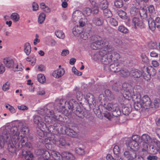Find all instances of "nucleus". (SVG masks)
Returning a JSON list of instances; mask_svg holds the SVG:
<instances>
[{
	"label": "nucleus",
	"instance_id": "1",
	"mask_svg": "<svg viewBox=\"0 0 160 160\" xmlns=\"http://www.w3.org/2000/svg\"><path fill=\"white\" fill-rule=\"evenodd\" d=\"M28 127L21 122L19 123L18 126H14L11 128L10 134L15 144H17L19 146L21 143L22 146L25 142V139H26V138L22 135H19V131L25 135L28 133Z\"/></svg>",
	"mask_w": 160,
	"mask_h": 160
},
{
	"label": "nucleus",
	"instance_id": "2",
	"mask_svg": "<svg viewBox=\"0 0 160 160\" xmlns=\"http://www.w3.org/2000/svg\"><path fill=\"white\" fill-rule=\"evenodd\" d=\"M6 138V142L7 143L8 149L9 151L11 152H14L16 148H20V145L19 146L17 144H15L11 136V134H4V136H0V148H1L3 147L4 145L5 141Z\"/></svg>",
	"mask_w": 160,
	"mask_h": 160
},
{
	"label": "nucleus",
	"instance_id": "3",
	"mask_svg": "<svg viewBox=\"0 0 160 160\" xmlns=\"http://www.w3.org/2000/svg\"><path fill=\"white\" fill-rule=\"evenodd\" d=\"M92 41L91 44V48L93 50H97L98 48L102 47V49L108 50L109 48H112V46L109 44V42L104 39L98 36H93L92 37Z\"/></svg>",
	"mask_w": 160,
	"mask_h": 160
},
{
	"label": "nucleus",
	"instance_id": "4",
	"mask_svg": "<svg viewBox=\"0 0 160 160\" xmlns=\"http://www.w3.org/2000/svg\"><path fill=\"white\" fill-rule=\"evenodd\" d=\"M139 100H135L134 101V107L137 110H139L142 108V110H145L149 108L151 106V101L149 97L147 95L144 96Z\"/></svg>",
	"mask_w": 160,
	"mask_h": 160
},
{
	"label": "nucleus",
	"instance_id": "5",
	"mask_svg": "<svg viewBox=\"0 0 160 160\" xmlns=\"http://www.w3.org/2000/svg\"><path fill=\"white\" fill-rule=\"evenodd\" d=\"M40 155H42L43 158H50L52 160H63L62 154L61 155L59 152L53 151L51 153L45 149H41L38 150Z\"/></svg>",
	"mask_w": 160,
	"mask_h": 160
},
{
	"label": "nucleus",
	"instance_id": "6",
	"mask_svg": "<svg viewBox=\"0 0 160 160\" xmlns=\"http://www.w3.org/2000/svg\"><path fill=\"white\" fill-rule=\"evenodd\" d=\"M82 14L81 11L77 10L73 13L72 15L73 20L76 22L78 21L79 24L78 25L80 28L84 26L87 22V19L85 17L81 18Z\"/></svg>",
	"mask_w": 160,
	"mask_h": 160
},
{
	"label": "nucleus",
	"instance_id": "7",
	"mask_svg": "<svg viewBox=\"0 0 160 160\" xmlns=\"http://www.w3.org/2000/svg\"><path fill=\"white\" fill-rule=\"evenodd\" d=\"M111 48H109L108 50L107 49H101L100 50L101 61L103 64L108 65L112 62V59L110 56V53H109V50Z\"/></svg>",
	"mask_w": 160,
	"mask_h": 160
},
{
	"label": "nucleus",
	"instance_id": "8",
	"mask_svg": "<svg viewBox=\"0 0 160 160\" xmlns=\"http://www.w3.org/2000/svg\"><path fill=\"white\" fill-rule=\"evenodd\" d=\"M105 107L108 111L111 110L113 116L115 117L120 115L121 113V111L117 104L109 103Z\"/></svg>",
	"mask_w": 160,
	"mask_h": 160
},
{
	"label": "nucleus",
	"instance_id": "9",
	"mask_svg": "<svg viewBox=\"0 0 160 160\" xmlns=\"http://www.w3.org/2000/svg\"><path fill=\"white\" fill-rule=\"evenodd\" d=\"M144 72V74L142 76L144 79L148 81L149 80L151 76H154L156 74L155 69L152 66H149L145 69Z\"/></svg>",
	"mask_w": 160,
	"mask_h": 160
},
{
	"label": "nucleus",
	"instance_id": "10",
	"mask_svg": "<svg viewBox=\"0 0 160 160\" xmlns=\"http://www.w3.org/2000/svg\"><path fill=\"white\" fill-rule=\"evenodd\" d=\"M63 118L61 115L58 116H54L53 117H50L46 115L44 117V121L47 123L46 125L54 123L57 121L62 122Z\"/></svg>",
	"mask_w": 160,
	"mask_h": 160
},
{
	"label": "nucleus",
	"instance_id": "11",
	"mask_svg": "<svg viewBox=\"0 0 160 160\" xmlns=\"http://www.w3.org/2000/svg\"><path fill=\"white\" fill-rule=\"evenodd\" d=\"M142 88L139 85L135 86L133 88V99L134 101L135 100H139V98H141V93L142 92Z\"/></svg>",
	"mask_w": 160,
	"mask_h": 160
},
{
	"label": "nucleus",
	"instance_id": "12",
	"mask_svg": "<svg viewBox=\"0 0 160 160\" xmlns=\"http://www.w3.org/2000/svg\"><path fill=\"white\" fill-rule=\"evenodd\" d=\"M33 121L39 128L42 129L47 128V125L43 122L42 117L38 115H34L33 117Z\"/></svg>",
	"mask_w": 160,
	"mask_h": 160
},
{
	"label": "nucleus",
	"instance_id": "13",
	"mask_svg": "<svg viewBox=\"0 0 160 160\" xmlns=\"http://www.w3.org/2000/svg\"><path fill=\"white\" fill-rule=\"evenodd\" d=\"M143 148L142 149L143 151H147L153 154L157 152L156 147L155 144L149 143L143 144Z\"/></svg>",
	"mask_w": 160,
	"mask_h": 160
},
{
	"label": "nucleus",
	"instance_id": "14",
	"mask_svg": "<svg viewBox=\"0 0 160 160\" xmlns=\"http://www.w3.org/2000/svg\"><path fill=\"white\" fill-rule=\"evenodd\" d=\"M132 25L135 28L138 27L141 28H145V25L142 21L140 18L137 17H134L132 19Z\"/></svg>",
	"mask_w": 160,
	"mask_h": 160
},
{
	"label": "nucleus",
	"instance_id": "15",
	"mask_svg": "<svg viewBox=\"0 0 160 160\" xmlns=\"http://www.w3.org/2000/svg\"><path fill=\"white\" fill-rule=\"evenodd\" d=\"M124 155L128 159V160H134L136 157V151L132 149L126 151L124 152Z\"/></svg>",
	"mask_w": 160,
	"mask_h": 160
},
{
	"label": "nucleus",
	"instance_id": "16",
	"mask_svg": "<svg viewBox=\"0 0 160 160\" xmlns=\"http://www.w3.org/2000/svg\"><path fill=\"white\" fill-rule=\"evenodd\" d=\"M77 104H78V102L75 101L74 100L72 99L70 100L69 102H67L65 105L63 106H62V108H68L69 109H71L72 111L75 110L77 107Z\"/></svg>",
	"mask_w": 160,
	"mask_h": 160
},
{
	"label": "nucleus",
	"instance_id": "17",
	"mask_svg": "<svg viewBox=\"0 0 160 160\" xmlns=\"http://www.w3.org/2000/svg\"><path fill=\"white\" fill-rule=\"evenodd\" d=\"M45 147L49 150H51L53 144H56V140L51 137L46 138L44 140Z\"/></svg>",
	"mask_w": 160,
	"mask_h": 160
},
{
	"label": "nucleus",
	"instance_id": "18",
	"mask_svg": "<svg viewBox=\"0 0 160 160\" xmlns=\"http://www.w3.org/2000/svg\"><path fill=\"white\" fill-rule=\"evenodd\" d=\"M141 140L143 142V144L152 143L153 141V138H151L149 135L146 134L142 135Z\"/></svg>",
	"mask_w": 160,
	"mask_h": 160
},
{
	"label": "nucleus",
	"instance_id": "19",
	"mask_svg": "<svg viewBox=\"0 0 160 160\" xmlns=\"http://www.w3.org/2000/svg\"><path fill=\"white\" fill-rule=\"evenodd\" d=\"M86 99L88 102V103L90 105H96V102L94 100V96L90 93H88L87 94Z\"/></svg>",
	"mask_w": 160,
	"mask_h": 160
},
{
	"label": "nucleus",
	"instance_id": "20",
	"mask_svg": "<svg viewBox=\"0 0 160 160\" xmlns=\"http://www.w3.org/2000/svg\"><path fill=\"white\" fill-rule=\"evenodd\" d=\"M74 112L76 115L79 118H83L84 117V112L78 104H77V107Z\"/></svg>",
	"mask_w": 160,
	"mask_h": 160
},
{
	"label": "nucleus",
	"instance_id": "21",
	"mask_svg": "<svg viewBox=\"0 0 160 160\" xmlns=\"http://www.w3.org/2000/svg\"><path fill=\"white\" fill-rule=\"evenodd\" d=\"M93 23L97 26H101L103 24V19L101 16H97L94 17L92 20Z\"/></svg>",
	"mask_w": 160,
	"mask_h": 160
},
{
	"label": "nucleus",
	"instance_id": "22",
	"mask_svg": "<svg viewBox=\"0 0 160 160\" xmlns=\"http://www.w3.org/2000/svg\"><path fill=\"white\" fill-rule=\"evenodd\" d=\"M3 63L6 67L8 68H13L14 62L13 61L9 58H4L3 60Z\"/></svg>",
	"mask_w": 160,
	"mask_h": 160
},
{
	"label": "nucleus",
	"instance_id": "23",
	"mask_svg": "<svg viewBox=\"0 0 160 160\" xmlns=\"http://www.w3.org/2000/svg\"><path fill=\"white\" fill-rule=\"evenodd\" d=\"M65 71L63 68H59L55 71L52 73V76L56 78H58L63 75Z\"/></svg>",
	"mask_w": 160,
	"mask_h": 160
},
{
	"label": "nucleus",
	"instance_id": "24",
	"mask_svg": "<svg viewBox=\"0 0 160 160\" xmlns=\"http://www.w3.org/2000/svg\"><path fill=\"white\" fill-rule=\"evenodd\" d=\"M97 2V6L103 10L108 7V2L106 0H96Z\"/></svg>",
	"mask_w": 160,
	"mask_h": 160
},
{
	"label": "nucleus",
	"instance_id": "25",
	"mask_svg": "<svg viewBox=\"0 0 160 160\" xmlns=\"http://www.w3.org/2000/svg\"><path fill=\"white\" fill-rule=\"evenodd\" d=\"M149 13L150 18H154L156 15V11L153 5L151 4L147 7Z\"/></svg>",
	"mask_w": 160,
	"mask_h": 160
},
{
	"label": "nucleus",
	"instance_id": "26",
	"mask_svg": "<svg viewBox=\"0 0 160 160\" xmlns=\"http://www.w3.org/2000/svg\"><path fill=\"white\" fill-rule=\"evenodd\" d=\"M142 75L140 71L138 69H132L130 71V75L134 78H138Z\"/></svg>",
	"mask_w": 160,
	"mask_h": 160
},
{
	"label": "nucleus",
	"instance_id": "27",
	"mask_svg": "<svg viewBox=\"0 0 160 160\" xmlns=\"http://www.w3.org/2000/svg\"><path fill=\"white\" fill-rule=\"evenodd\" d=\"M148 22L149 28L152 31H154L156 29V25L154 21V18H149L148 19Z\"/></svg>",
	"mask_w": 160,
	"mask_h": 160
},
{
	"label": "nucleus",
	"instance_id": "28",
	"mask_svg": "<svg viewBox=\"0 0 160 160\" xmlns=\"http://www.w3.org/2000/svg\"><path fill=\"white\" fill-rule=\"evenodd\" d=\"M119 64L117 62H115L109 66L110 70L113 72H118L120 71V68L119 67Z\"/></svg>",
	"mask_w": 160,
	"mask_h": 160
},
{
	"label": "nucleus",
	"instance_id": "29",
	"mask_svg": "<svg viewBox=\"0 0 160 160\" xmlns=\"http://www.w3.org/2000/svg\"><path fill=\"white\" fill-rule=\"evenodd\" d=\"M65 132L66 134L73 138L76 137L77 136L76 132L70 128H67Z\"/></svg>",
	"mask_w": 160,
	"mask_h": 160
},
{
	"label": "nucleus",
	"instance_id": "30",
	"mask_svg": "<svg viewBox=\"0 0 160 160\" xmlns=\"http://www.w3.org/2000/svg\"><path fill=\"white\" fill-rule=\"evenodd\" d=\"M128 144L131 149L136 151L139 148V143L134 141H128Z\"/></svg>",
	"mask_w": 160,
	"mask_h": 160
},
{
	"label": "nucleus",
	"instance_id": "31",
	"mask_svg": "<svg viewBox=\"0 0 160 160\" xmlns=\"http://www.w3.org/2000/svg\"><path fill=\"white\" fill-rule=\"evenodd\" d=\"M62 154L63 157L65 158L68 160H74L75 159L74 156L70 152H63Z\"/></svg>",
	"mask_w": 160,
	"mask_h": 160
},
{
	"label": "nucleus",
	"instance_id": "32",
	"mask_svg": "<svg viewBox=\"0 0 160 160\" xmlns=\"http://www.w3.org/2000/svg\"><path fill=\"white\" fill-rule=\"evenodd\" d=\"M118 72H119L120 75L122 77L127 78L130 75V72L126 69H120V71Z\"/></svg>",
	"mask_w": 160,
	"mask_h": 160
},
{
	"label": "nucleus",
	"instance_id": "33",
	"mask_svg": "<svg viewBox=\"0 0 160 160\" xmlns=\"http://www.w3.org/2000/svg\"><path fill=\"white\" fill-rule=\"evenodd\" d=\"M122 85L118 82L115 83L112 86V89L114 91L116 92H120L122 94Z\"/></svg>",
	"mask_w": 160,
	"mask_h": 160
},
{
	"label": "nucleus",
	"instance_id": "34",
	"mask_svg": "<svg viewBox=\"0 0 160 160\" xmlns=\"http://www.w3.org/2000/svg\"><path fill=\"white\" fill-rule=\"evenodd\" d=\"M91 31L90 30H86L81 33V38L83 40H87L90 37Z\"/></svg>",
	"mask_w": 160,
	"mask_h": 160
},
{
	"label": "nucleus",
	"instance_id": "35",
	"mask_svg": "<svg viewBox=\"0 0 160 160\" xmlns=\"http://www.w3.org/2000/svg\"><path fill=\"white\" fill-rule=\"evenodd\" d=\"M131 110L130 105H128L123 106L122 108V112L126 115H128L131 112Z\"/></svg>",
	"mask_w": 160,
	"mask_h": 160
},
{
	"label": "nucleus",
	"instance_id": "36",
	"mask_svg": "<svg viewBox=\"0 0 160 160\" xmlns=\"http://www.w3.org/2000/svg\"><path fill=\"white\" fill-rule=\"evenodd\" d=\"M24 50L27 55H29L31 51V48L30 43L26 42L25 43L24 46Z\"/></svg>",
	"mask_w": 160,
	"mask_h": 160
},
{
	"label": "nucleus",
	"instance_id": "37",
	"mask_svg": "<svg viewBox=\"0 0 160 160\" xmlns=\"http://www.w3.org/2000/svg\"><path fill=\"white\" fill-rule=\"evenodd\" d=\"M72 32L74 36H78L79 34L81 33L82 30L77 24L73 28Z\"/></svg>",
	"mask_w": 160,
	"mask_h": 160
},
{
	"label": "nucleus",
	"instance_id": "38",
	"mask_svg": "<svg viewBox=\"0 0 160 160\" xmlns=\"http://www.w3.org/2000/svg\"><path fill=\"white\" fill-rule=\"evenodd\" d=\"M110 55L111 59H112V62L117 61L120 58L119 53L116 52L110 53Z\"/></svg>",
	"mask_w": 160,
	"mask_h": 160
},
{
	"label": "nucleus",
	"instance_id": "39",
	"mask_svg": "<svg viewBox=\"0 0 160 160\" xmlns=\"http://www.w3.org/2000/svg\"><path fill=\"white\" fill-rule=\"evenodd\" d=\"M103 13L105 18H108L111 17L112 16L111 12L108 9L106 8L103 9Z\"/></svg>",
	"mask_w": 160,
	"mask_h": 160
},
{
	"label": "nucleus",
	"instance_id": "40",
	"mask_svg": "<svg viewBox=\"0 0 160 160\" xmlns=\"http://www.w3.org/2000/svg\"><path fill=\"white\" fill-rule=\"evenodd\" d=\"M118 30L121 32L127 34L129 32L128 30L123 25H120L118 28Z\"/></svg>",
	"mask_w": 160,
	"mask_h": 160
},
{
	"label": "nucleus",
	"instance_id": "41",
	"mask_svg": "<svg viewBox=\"0 0 160 160\" xmlns=\"http://www.w3.org/2000/svg\"><path fill=\"white\" fill-rule=\"evenodd\" d=\"M105 94L108 99L110 100H112L114 99L113 94L109 90H106L105 91Z\"/></svg>",
	"mask_w": 160,
	"mask_h": 160
},
{
	"label": "nucleus",
	"instance_id": "42",
	"mask_svg": "<svg viewBox=\"0 0 160 160\" xmlns=\"http://www.w3.org/2000/svg\"><path fill=\"white\" fill-rule=\"evenodd\" d=\"M55 34L56 36L60 39H64L65 35L63 32L61 30H58L55 32Z\"/></svg>",
	"mask_w": 160,
	"mask_h": 160
},
{
	"label": "nucleus",
	"instance_id": "43",
	"mask_svg": "<svg viewBox=\"0 0 160 160\" xmlns=\"http://www.w3.org/2000/svg\"><path fill=\"white\" fill-rule=\"evenodd\" d=\"M56 144L59 145L60 147L61 146H66L67 145L69 146V144H67L66 143L65 140L62 138H60L58 141H56Z\"/></svg>",
	"mask_w": 160,
	"mask_h": 160
},
{
	"label": "nucleus",
	"instance_id": "44",
	"mask_svg": "<svg viewBox=\"0 0 160 160\" xmlns=\"http://www.w3.org/2000/svg\"><path fill=\"white\" fill-rule=\"evenodd\" d=\"M132 86L131 85L127 83H124L122 85V92H123V91H125L126 90H128L131 88Z\"/></svg>",
	"mask_w": 160,
	"mask_h": 160
},
{
	"label": "nucleus",
	"instance_id": "45",
	"mask_svg": "<svg viewBox=\"0 0 160 160\" xmlns=\"http://www.w3.org/2000/svg\"><path fill=\"white\" fill-rule=\"evenodd\" d=\"M129 141H134V142H136L138 143H139L141 142V140L140 138V137L137 135H135L133 136L132 138H130L129 139Z\"/></svg>",
	"mask_w": 160,
	"mask_h": 160
},
{
	"label": "nucleus",
	"instance_id": "46",
	"mask_svg": "<svg viewBox=\"0 0 160 160\" xmlns=\"http://www.w3.org/2000/svg\"><path fill=\"white\" fill-rule=\"evenodd\" d=\"M37 78L38 81L41 83H43L46 81L45 76L42 74H39L38 75Z\"/></svg>",
	"mask_w": 160,
	"mask_h": 160
},
{
	"label": "nucleus",
	"instance_id": "47",
	"mask_svg": "<svg viewBox=\"0 0 160 160\" xmlns=\"http://www.w3.org/2000/svg\"><path fill=\"white\" fill-rule=\"evenodd\" d=\"M33 157L32 154L30 151H26L24 158L27 160H31Z\"/></svg>",
	"mask_w": 160,
	"mask_h": 160
},
{
	"label": "nucleus",
	"instance_id": "48",
	"mask_svg": "<svg viewBox=\"0 0 160 160\" xmlns=\"http://www.w3.org/2000/svg\"><path fill=\"white\" fill-rule=\"evenodd\" d=\"M46 18V15L44 13H41L39 16L38 22L40 24L42 23L44 21Z\"/></svg>",
	"mask_w": 160,
	"mask_h": 160
},
{
	"label": "nucleus",
	"instance_id": "49",
	"mask_svg": "<svg viewBox=\"0 0 160 160\" xmlns=\"http://www.w3.org/2000/svg\"><path fill=\"white\" fill-rule=\"evenodd\" d=\"M11 19L15 22L18 21L19 19V16L17 13L14 12L12 13L11 16Z\"/></svg>",
	"mask_w": 160,
	"mask_h": 160
},
{
	"label": "nucleus",
	"instance_id": "50",
	"mask_svg": "<svg viewBox=\"0 0 160 160\" xmlns=\"http://www.w3.org/2000/svg\"><path fill=\"white\" fill-rule=\"evenodd\" d=\"M115 6L117 8L122 7L123 5V2L122 0H116L114 2Z\"/></svg>",
	"mask_w": 160,
	"mask_h": 160
},
{
	"label": "nucleus",
	"instance_id": "51",
	"mask_svg": "<svg viewBox=\"0 0 160 160\" xmlns=\"http://www.w3.org/2000/svg\"><path fill=\"white\" fill-rule=\"evenodd\" d=\"M92 12V10L90 8L86 7L83 10V14L86 16H89L91 14Z\"/></svg>",
	"mask_w": 160,
	"mask_h": 160
},
{
	"label": "nucleus",
	"instance_id": "52",
	"mask_svg": "<svg viewBox=\"0 0 160 160\" xmlns=\"http://www.w3.org/2000/svg\"><path fill=\"white\" fill-rule=\"evenodd\" d=\"M138 12V10L135 7H132L130 9V13L132 16L136 15Z\"/></svg>",
	"mask_w": 160,
	"mask_h": 160
},
{
	"label": "nucleus",
	"instance_id": "53",
	"mask_svg": "<svg viewBox=\"0 0 160 160\" xmlns=\"http://www.w3.org/2000/svg\"><path fill=\"white\" fill-rule=\"evenodd\" d=\"M118 15L119 17L123 19H125L126 18V13L124 11L122 10H120L118 12Z\"/></svg>",
	"mask_w": 160,
	"mask_h": 160
},
{
	"label": "nucleus",
	"instance_id": "54",
	"mask_svg": "<svg viewBox=\"0 0 160 160\" xmlns=\"http://www.w3.org/2000/svg\"><path fill=\"white\" fill-rule=\"evenodd\" d=\"M75 152L78 154L80 155H83L85 154L84 150L80 148H75Z\"/></svg>",
	"mask_w": 160,
	"mask_h": 160
},
{
	"label": "nucleus",
	"instance_id": "55",
	"mask_svg": "<svg viewBox=\"0 0 160 160\" xmlns=\"http://www.w3.org/2000/svg\"><path fill=\"white\" fill-rule=\"evenodd\" d=\"M139 14L141 17L143 18H147V11L144 9H142L139 12Z\"/></svg>",
	"mask_w": 160,
	"mask_h": 160
},
{
	"label": "nucleus",
	"instance_id": "56",
	"mask_svg": "<svg viewBox=\"0 0 160 160\" xmlns=\"http://www.w3.org/2000/svg\"><path fill=\"white\" fill-rule=\"evenodd\" d=\"M109 23L113 26H118V23L117 20L115 18H111L109 19Z\"/></svg>",
	"mask_w": 160,
	"mask_h": 160
},
{
	"label": "nucleus",
	"instance_id": "57",
	"mask_svg": "<svg viewBox=\"0 0 160 160\" xmlns=\"http://www.w3.org/2000/svg\"><path fill=\"white\" fill-rule=\"evenodd\" d=\"M100 50L98 52H96L94 54L93 56L92 57V58L94 61H97L99 59L100 57H101V55L100 54Z\"/></svg>",
	"mask_w": 160,
	"mask_h": 160
},
{
	"label": "nucleus",
	"instance_id": "58",
	"mask_svg": "<svg viewBox=\"0 0 160 160\" xmlns=\"http://www.w3.org/2000/svg\"><path fill=\"white\" fill-rule=\"evenodd\" d=\"M154 22L158 28H160V18L157 17L155 19Z\"/></svg>",
	"mask_w": 160,
	"mask_h": 160
},
{
	"label": "nucleus",
	"instance_id": "59",
	"mask_svg": "<svg viewBox=\"0 0 160 160\" xmlns=\"http://www.w3.org/2000/svg\"><path fill=\"white\" fill-rule=\"evenodd\" d=\"M45 115H51L53 114L54 112L52 110H50L47 108H45Z\"/></svg>",
	"mask_w": 160,
	"mask_h": 160
},
{
	"label": "nucleus",
	"instance_id": "60",
	"mask_svg": "<svg viewBox=\"0 0 160 160\" xmlns=\"http://www.w3.org/2000/svg\"><path fill=\"white\" fill-rule=\"evenodd\" d=\"M76 97L78 100L80 101L82 98V94L81 92L77 91L76 92Z\"/></svg>",
	"mask_w": 160,
	"mask_h": 160
},
{
	"label": "nucleus",
	"instance_id": "61",
	"mask_svg": "<svg viewBox=\"0 0 160 160\" xmlns=\"http://www.w3.org/2000/svg\"><path fill=\"white\" fill-rule=\"evenodd\" d=\"M40 129V130L38 131L37 134L38 136L41 138L44 137L45 134L44 132V131H45L44 129H42V128H39Z\"/></svg>",
	"mask_w": 160,
	"mask_h": 160
},
{
	"label": "nucleus",
	"instance_id": "62",
	"mask_svg": "<svg viewBox=\"0 0 160 160\" xmlns=\"http://www.w3.org/2000/svg\"><path fill=\"white\" fill-rule=\"evenodd\" d=\"M9 83L8 82H6L2 86V90L4 91L8 90L9 88Z\"/></svg>",
	"mask_w": 160,
	"mask_h": 160
},
{
	"label": "nucleus",
	"instance_id": "63",
	"mask_svg": "<svg viewBox=\"0 0 160 160\" xmlns=\"http://www.w3.org/2000/svg\"><path fill=\"white\" fill-rule=\"evenodd\" d=\"M142 60V62L145 63H148L149 60L146 56L144 54H142L141 55Z\"/></svg>",
	"mask_w": 160,
	"mask_h": 160
},
{
	"label": "nucleus",
	"instance_id": "64",
	"mask_svg": "<svg viewBox=\"0 0 160 160\" xmlns=\"http://www.w3.org/2000/svg\"><path fill=\"white\" fill-rule=\"evenodd\" d=\"M113 153L115 154L118 155L119 153L120 149L118 146H114L113 149Z\"/></svg>",
	"mask_w": 160,
	"mask_h": 160
}]
</instances>
